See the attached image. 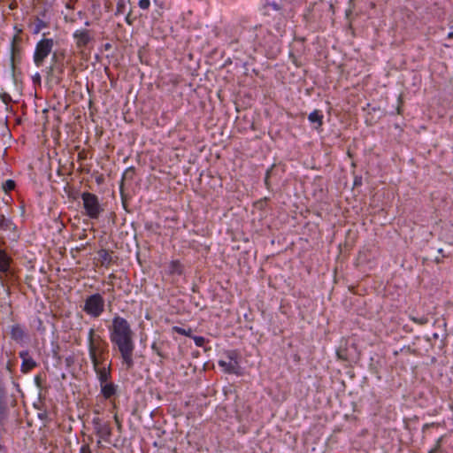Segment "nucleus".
I'll return each instance as SVG.
<instances>
[{
    "label": "nucleus",
    "mask_w": 453,
    "mask_h": 453,
    "mask_svg": "<svg viewBox=\"0 0 453 453\" xmlns=\"http://www.w3.org/2000/svg\"><path fill=\"white\" fill-rule=\"evenodd\" d=\"M134 333L129 323L123 318L116 317L111 327L110 339L120 353L122 365L127 370L134 366Z\"/></svg>",
    "instance_id": "1"
},
{
    "label": "nucleus",
    "mask_w": 453,
    "mask_h": 453,
    "mask_svg": "<svg viewBox=\"0 0 453 453\" xmlns=\"http://www.w3.org/2000/svg\"><path fill=\"white\" fill-rule=\"evenodd\" d=\"M88 353L99 380L111 377V363L107 360V342L91 328L88 332Z\"/></svg>",
    "instance_id": "2"
},
{
    "label": "nucleus",
    "mask_w": 453,
    "mask_h": 453,
    "mask_svg": "<svg viewBox=\"0 0 453 453\" xmlns=\"http://www.w3.org/2000/svg\"><path fill=\"white\" fill-rule=\"evenodd\" d=\"M83 206L86 210L87 215L91 219L98 218L101 212V207L96 196L91 193L85 192L81 195Z\"/></svg>",
    "instance_id": "3"
},
{
    "label": "nucleus",
    "mask_w": 453,
    "mask_h": 453,
    "mask_svg": "<svg viewBox=\"0 0 453 453\" xmlns=\"http://www.w3.org/2000/svg\"><path fill=\"white\" fill-rule=\"evenodd\" d=\"M53 45L54 41L52 39H42L37 43L34 55V61L37 66L42 65L44 59L51 52Z\"/></svg>",
    "instance_id": "4"
},
{
    "label": "nucleus",
    "mask_w": 453,
    "mask_h": 453,
    "mask_svg": "<svg viewBox=\"0 0 453 453\" xmlns=\"http://www.w3.org/2000/svg\"><path fill=\"white\" fill-rule=\"evenodd\" d=\"M104 306L103 297L99 294H96L87 298L84 311L93 317H98L103 312Z\"/></svg>",
    "instance_id": "5"
},
{
    "label": "nucleus",
    "mask_w": 453,
    "mask_h": 453,
    "mask_svg": "<svg viewBox=\"0 0 453 453\" xmlns=\"http://www.w3.org/2000/svg\"><path fill=\"white\" fill-rule=\"evenodd\" d=\"M93 423L96 434L104 441L109 440L111 434V428L110 425L101 422L99 418H95Z\"/></svg>",
    "instance_id": "6"
},
{
    "label": "nucleus",
    "mask_w": 453,
    "mask_h": 453,
    "mask_svg": "<svg viewBox=\"0 0 453 453\" xmlns=\"http://www.w3.org/2000/svg\"><path fill=\"white\" fill-rule=\"evenodd\" d=\"M73 36L79 48L85 47L91 40L90 33L86 29L76 31Z\"/></svg>",
    "instance_id": "7"
},
{
    "label": "nucleus",
    "mask_w": 453,
    "mask_h": 453,
    "mask_svg": "<svg viewBox=\"0 0 453 453\" xmlns=\"http://www.w3.org/2000/svg\"><path fill=\"white\" fill-rule=\"evenodd\" d=\"M19 357L22 358L21 371L28 372L36 366L35 361L29 356L27 351H21Z\"/></svg>",
    "instance_id": "8"
},
{
    "label": "nucleus",
    "mask_w": 453,
    "mask_h": 453,
    "mask_svg": "<svg viewBox=\"0 0 453 453\" xmlns=\"http://www.w3.org/2000/svg\"><path fill=\"white\" fill-rule=\"evenodd\" d=\"M219 366H221L226 372L236 373L239 369V365L236 359L229 357L228 360H219Z\"/></svg>",
    "instance_id": "9"
},
{
    "label": "nucleus",
    "mask_w": 453,
    "mask_h": 453,
    "mask_svg": "<svg viewBox=\"0 0 453 453\" xmlns=\"http://www.w3.org/2000/svg\"><path fill=\"white\" fill-rule=\"evenodd\" d=\"M110 378H107L105 380H99L100 383H101V391H102V394L105 397V398H110L111 396H112L115 392H116V388H115V386L112 384V383H107L108 380Z\"/></svg>",
    "instance_id": "10"
},
{
    "label": "nucleus",
    "mask_w": 453,
    "mask_h": 453,
    "mask_svg": "<svg viewBox=\"0 0 453 453\" xmlns=\"http://www.w3.org/2000/svg\"><path fill=\"white\" fill-rule=\"evenodd\" d=\"M10 265V258L7 254L0 250V272L5 273L7 272Z\"/></svg>",
    "instance_id": "11"
},
{
    "label": "nucleus",
    "mask_w": 453,
    "mask_h": 453,
    "mask_svg": "<svg viewBox=\"0 0 453 453\" xmlns=\"http://www.w3.org/2000/svg\"><path fill=\"white\" fill-rule=\"evenodd\" d=\"M24 331L19 326H13L11 330V336L15 341H21L24 337Z\"/></svg>",
    "instance_id": "12"
},
{
    "label": "nucleus",
    "mask_w": 453,
    "mask_h": 453,
    "mask_svg": "<svg viewBox=\"0 0 453 453\" xmlns=\"http://www.w3.org/2000/svg\"><path fill=\"white\" fill-rule=\"evenodd\" d=\"M309 120L311 122V123H317L318 124V127H321L322 126V119H323V115L320 114V112L319 111H312L309 117H308Z\"/></svg>",
    "instance_id": "13"
},
{
    "label": "nucleus",
    "mask_w": 453,
    "mask_h": 453,
    "mask_svg": "<svg viewBox=\"0 0 453 453\" xmlns=\"http://www.w3.org/2000/svg\"><path fill=\"white\" fill-rule=\"evenodd\" d=\"M12 226V223L9 219H5L4 216L0 217V228L1 229H5V230L11 229Z\"/></svg>",
    "instance_id": "14"
},
{
    "label": "nucleus",
    "mask_w": 453,
    "mask_h": 453,
    "mask_svg": "<svg viewBox=\"0 0 453 453\" xmlns=\"http://www.w3.org/2000/svg\"><path fill=\"white\" fill-rule=\"evenodd\" d=\"M173 331H175L178 334L187 335V336H191V332H192L191 328H188V330H186V329L179 327V326H174Z\"/></svg>",
    "instance_id": "15"
},
{
    "label": "nucleus",
    "mask_w": 453,
    "mask_h": 453,
    "mask_svg": "<svg viewBox=\"0 0 453 453\" xmlns=\"http://www.w3.org/2000/svg\"><path fill=\"white\" fill-rule=\"evenodd\" d=\"M14 188H15V182L12 180H8L3 184V188L6 192L12 190Z\"/></svg>",
    "instance_id": "16"
},
{
    "label": "nucleus",
    "mask_w": 453,
    "mask_h": 453,
    "mask_svg": "<svg viewBox=\"0 0 453 453\" xmlns=\"http://www.w3.org/2000/svg\"><path fill=\"white\" fill-rule=\"evenodd\" d=\"M134 175V170L133 168H128L123 174V180H133Z\"/></svg>",
    "instance_id": "17"
},
{
    "label": "nucleus",
    "mask_w": 453,
    "mask_h": 453,
    "mask_svg": "<svg viewBox=\"0 0 453 453\" xmlns=\"http://www.w3.org/2000/svg\"><path fill=\"white\" fill-rule=\"evenodd\" d=\"M4 411H5L4 392L2 388V389H0V415H2Z\"/></svg>",
    "instance_id": "18"
},
{
    "label": "nucleus",
    "mask_w": 453,
    "mask_h": 453,
    "mask_svg": "<svg viewBox=\"0 0 453 453\" xmlns=\"http://www.w3.org/2000/svg\"><path fill=\"white\" fill-rule=\"evenodd\" d=\"M273 171H274V165H273L269 170H267L266 172V174H265V182L266 184L267 187H269V179L270 177L273 174Z\"/></svg>",
    "instance_id": "19"
},
{
    "label": "nucleus",
    "mask_w": 453,
    "mask_h": 453,
    "mask_svg": "<svg viewBox=\"0 0 453 453\" xmlns=\"http://www.w3.org/2000/svg\"><path fill=\"white\" fill-rule=\"evenodd\" d=\"M337 357L340 360H347L346 349H340L336 352Z\"/></svg>",
    "instance_id": "20"
},
{
    "label": "nucleus",
    "mask_w": 453,
    "mask_h": 453,
    "mask_svg": "<svg viewBox=\"0 0 453 453\" xmlns=\"http://www.w3.org/2000/svg\"><path fill=\"white\" fill-rule=\"evenodd\" d=\"M193 339L195 341L196 345L199 347L203 346L206 342L205 339L202 336H193Z\"/></svg>",
    "instance_id": "21"
},
{
    "label": "nucleus",
    "mask_w": 453,
    "mask_h": 453,
    "mask_svg": "<svg viewBox=\"0 0 453 453\" xmlns=\"http://www.w3.org/2000/svg\"><path fill=\"white\" fill-rule=\"evenodd\" d=\"M412 321L419 324V325H426L427 322H428V319L425 317L423 318H420V319H418V318H415V317H411V318Z\"/></svg>",
    "instance_id": "22"
},
{
    "label": "nucleus",
    "mask_w": 453,
    "mask_h": 453,
    "mask_svg": "<svg viewBox=\"0 0 453 453\" xmlns=\"http://www.w3.org/2000/svg\"><path fill=\"white\" fill-rule=\"evenodd\" d=\"M139 6L143 10L148 9L150 6V0H140Z\"/></svg>",
    "instance_id": "23"
},
{
    "label": "nucleus",
    "mask_w": 453,
    "mask_h": 453,
    "mask_svg": "<svg viewBox=\"0 0 453 453\" xmlns=\"http://www.w3.org/2000/svg\"><path fill=\"white\" fill-rule=\"evenodd\" d=\"M440 441L441 439L438 440L436 446L433 449H431L429 453H443L442 450L441 449Z\"/></svg>",
    "instance_id": "24"
},
{
    "label": "nucleus",
    "mask_w": 453,
    "mask_h": 453,
    "mask_svg": "<svg viewBox=\"0 0 453 453\" xmlns=\"http://www.w3.org/2000/svg\"><path fill=\"white\" fill-rule=\"evenodd\" d=\"M80 453H91L89 446L88 444L83 445L81 448V452Z\"/></svg>",
    "instance_id": "25"
},
{
    "label": "nucleus",
    "mask_w": 453,
    "mask_h": 453,
    "mask_svg": "<svg viewBox=\"0 0 453 453\" xmlns=\"http://www.w3.org/2000/svg\"><path fill=\"white\" fill-rule=\"evenodd\" d=\"M42 27H44L43 22L42 20H39L38 24L36 25L35 33H39Z\"/></svg>",
    "instance_id": "26"
},
{
    "label": "nucleus",
    "mask_w": 453,
    "mask_h": 453,
    "mask_svg": "<svg viewBox=\"0 0 453 453\" xmlns=\"http://www.w3.org/2000/svg\"><path fill=\"white\" fill-rule=\"evenodd\" d=\"M18 40H19V37L18 35H15L12 39V51H14L15 50V43Z\"/></svg>",
    "instance_id": "27"
},
{
    "label": "nucleus",
    "mask_w": 453,
    "mask_h": 453,
    "mask_svg": "<svg viewBox=\"0 0 453 453\" xmlns=\"http://www.w3.org/2000/svg\"><path fill=\"white\" fill-rule=\"evenodd\" d=\"M92 7L94 9V12H96V10H99V4L93 2Z\"/></svg>",
    "instance_id": "28"
},
{
    "label": "nucleus",
    "mask_w": 453,
    "mask_h": 453,
    "mask_svg": "<svg viewBox=\"0 0 453 453\" xmlns=\"http://www.w3.org/2000/svg\"><path fill=\"white\" fill-rule=\"evenodd\" d=\"M35 80L36 81H40V75L39 73L35 74V76L34 77Z\"/></svg>",
    "instance_id": "29"
},
{
    "label": "nucleus",
    "mask_w": 453,
    "mask_h": 453,
    "mask_svg": "<svg viewBox=\"0 0 453 453\" xmlns=\"http://www.w3.org/2000/svg\"><path fill=\"white\" fill-rule=\"evenodd\" d=\"M397 113H398V114H400V113H401V107H400V106H398V107H397Z\"/></svg>",
    "instance_id": "30"
},
{
    "label": "nucleus",
    "mask_w": 453,
    "mask_h": 453,
    "mask_svg": "<svg viewBox=\"0 0 453 453\" xmlns=\"http://www.w3.org/2000/svg\"><path fill=\"white\" fill-rule=\"evenodd\" d=\"M114 418H115V421L117 422V424L119 426L118 417H117V416H115V417H114Z\"/></svg>",
    "instance_id": "31"
},
{
    "label": "nucleus",
    "mask_w": 453,
    "mask_h": 453,
    "mask_svg": "<svg viewBox=\"0 0 453 453\" xmlns=\"http://www.w3.org/2000/svg\"><path fill=\"white\" fill-rule=\"evenodd\" d=\"M173 265L174 267H178V266H179V265H178L177 263H175V262H174V263H173Z\"/></svg>",
    "instance_id": "32"
},
{
    "label": "nucleus",
    "mask_w": 453,
    "mask_h": 453,
    "mask_svg": "<svg viewBox=\"0 0 453 453\" xmlns=\"http://www.w3.org/2000/svg\"><path fill=\"white\" fill-rule=\"evenodd\" d=\"M7 97H8L7 96H5L4 97V103H6V102H7V101H6V100H7Z\"/></svg>",
    "instance_id": "33"
},
{
    "label": "nucleus",
    "mask_w": 453,
    "mask_h": 453,
    "mask_svg": "<svg viewBox=\"0 0 453 453\" xmlns=\"http://www.w3.org/2000/svg\"><path fill=\"white\" fill-rule=\"evenodd\" d=\"M130 18H128V16L127 17V21L130 24Z\"/></svg>",
    "instance_id": "34"
},
{
    "label": "nucleus",
    "mask_w": 453,
    "mask_h": 453,
    "mask_svg": "<svg viewBox=\"0 0 453 453\" xmlns=\"http://www.w3.org/2000/svg\"><path fill=\"white\" fill-rule=\"evenodd\" d=\"M449 37H453V33H450V34L449 35Z\"/></svg>",
    "instance_id": "35"
},
{
    "label": "nucleus",
    "mask_w": 453,
    "mask_h": 453,
    "mask_svg": "<svg viewBox=\"0 0 453 453\" xmlns=\"http://www.w3.org/2000/svg\"><path fill=\"white\" fill-rule=\"evenodd\" d=\"M0 389H2V388L0 387Z\"/></svg>",
    "instance_id": "36"
}]
</instances>
